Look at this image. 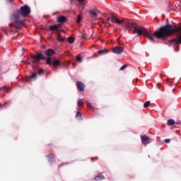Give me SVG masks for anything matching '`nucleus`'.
Masks as SVG:
<instances>
[{
	"mask_svg": "<svg viewBox=\"0 0 181 181\" xmlns=\"http://www.w3.org/2000/svg\"><path fill=\"white\" fill-rule=\"evenodd\" d=\"M178 30H180V32H181V28L180 27L178 28Z\"/></svg>",
	"mask_w": 181,
	"mask_h": 181,
	"instance_id": "nucleus-37",
	"label": "nucleus"
},
{
	"mask_svg": "<svg viewBox=\"0 0 181 181\" xmlns=\"http://www.w3.org/2000/svg\"><path fill=\"white\" fill-rule=\"evenodd\" d=\"M62 28V24L57 25V29H60Z\"/></svg>",
	"mask_w": 181,
	"mask_h": 181,
	"instance_id": "nucleus-31",
	"label": "nucleus"
},
{
	"mask_svg": "<svg viewBox=\"0 0 181 181\" xmlns=\"http://www.w3.org/2000/svg\"><path fill=\"white\" fill-rule=\"evenodd\" d=\"M46 63L48 66H52L53 70H57V67L62 66L60 59H53V62H52V58L50 57L47 58Z\"/></svg>",
	"mask_w": 181,
	"mask_h": 181,
	"instance_id": "nucleus-3",
	"label": "nucleus"
},
{
	"mask_svg": "<svg viewBox=\"0 0 181 181\" xmlns=\"http://www.w3.org/2000/svg\"><path fill=\"white\" fill-rule=\"evenodd\" d=\"M167 125L169 127H172V125H175V121L173 119H170L167 122Z\"/></svg>",
	"mask_w": 181,
	"mask_h": 181,
	"instance_id": "nucleus-16",
	"label": "nucleus"
},
{
	"mask_svg": "<svg viewBox=\"0 0 181 181\" xmlns=\"http://www.w3.org/2000/svg\"><path fill=\"white\" fill-rule=\"evenodd\" d=\"M105 179V177L101 174L96 175L94 178V180L96 181L104 180Z\"/></svg>",
	"mask_w": 181,
	"mask_h": 181,
	"instance_id": "nucleus-14",
	"label": "nucleus"
},
{
	"mask_svg": "<svg viewBox=\"0 0 181 181\" xmlns=\"http://www.w3.org/2000/svg\"><path fill=\"white\" fill-rule=\"evenodd\" d=\"M75 39L73 37H68V42L69 43L73 44V42H74Z\"/></svg>",
	"mask_w": 181,
	"mask_h": 181,
	"instance_id": "nucleus-21",
	"label": "nucleus"
},
{
	"mask_svg": "<svg viewBox=\"0 0 181 181\" xmlns=\"http://www.w3.org/2000/svg\"><path fill=\"white\" fill-rule=\"evenodd\" d=\"M9 2H13V0H8Z\"/></svg>",
	"mask_w": 181,
	"mask_h": 181,
	"instance_id": "nucleus-36",
	"label": "nucleus"
},
{
	"mask_svg": "<svg viewBox=\"0 0 181 181\" xmlns=\"http://www.w3.org/2000/svg\"><path fill=\"white\" fill-rule=\"evenodd\" d=\"M141 139L144 145H148L151 141V139H149V137H148L146 135L141 136Z\"/></svg>",
	"mask_w": 181,
	"mask_h": 181,
	"instance_id": "nucleus-6",
	"label": "nucleus"
},
{
	"mask_svg": "<svg viewBox=\"0 0 181 181\" xmlns=\"http://www.w3.org/2000/svg\"><path fill=\"white\" fill-rule=\"evenodd\" d=\"M37 77V75L35 73H33L30 76L25 78V81L28 83L32 80V78L35 79Z\"/></svg>",
	"mask_w": 181,
	"mask_h": 181,
	"instance_id": "nucleus-13",
	"label": "nucleus"
},
{
	"mask_svg": "<svg viewBox=\"0 0 181 181\" xmlns=\"http://www.w3.org/2000/svg\"><path fill=\"white\" fill-rule=\"evenodd\" d=\"M160 76V77H163V74H162Z\"/></svg>",
	"mask_w": 181,
	"mask_h": 181,
	"instance_id": "nucleus-38",
	"label": "nucleus"
},
{
	"mask_svg": "<svg viewBox=\"0 0 181 181\" xmlns=\"http://www.w3.org/2000/svg\"><path fill=\"white\" fill-rule=\"evenodd\" d=\"M111 19H112V16H111L110 18H108L107 19V22L110 21H111Z\"/></svg>",
	"mask_w": 181,
	"mask_h": 181,
	"instance_id": "nucleus-32",
	"label": "nucleus"
},
{
	"mask_svg": "<svg viewBox=\"0 0 181 181\" xmlns=\"http://www.w3.org/2000/svg\"><path fill=\"white\" fill-rule=\"evenodd\" d=\"M57 40H58V42H64V38H63V37H62V35L58 34Z\"/></svg>",
	"mask_w": 181,
	"mask_h": 181,
	"instance_id": "nucleus-19",
	"label": "nucleus"
},
{
	"mask_svg": "<svg viewBox=\"0 0 181 181\" xmlns=\"http://www.w3.org/2000/svg\"><path fill=\"white\" fill-rule=\"evenodd\" d=\"M76 117L77 118H81V112H80L79 111H78V112H76Z\"/></svg>",
	"mask_w": 181,
	"mask_h": 181,
	"instance_id": "nucleus-25",
	"label": "nucleus"
},
{
	"mask_svg": "<svg viewBox=\"0 0 181 181\" xmlns=\"http://www.w3.org/2000/svg\"><path fill=\"white\" fill-rule=\"evenodd\" d=\"M150 105H151V102H150V101H146V102L144 104V108H148V107H149Z\"/></svg>",
	"mask_w": 181,
	"mask_h": 181,
	"instance_id": "nucleus-24",
	"label": "nucleus"
},
{
	"mask_svg": "<svg viewBox=\"0 0 181 181\" xmlns=\"http://www.w3.org/2000/svg\"><path fill=\"white\" fill-rule=\"evenodd\" d=\"M81 22V17L80 16H78L76 23H80Z\"/></svg>",
	"mask_w": 181,
	"mask_h": 181,
	"instance_id": "nucleus-26",
	"label": "nucleus"
},
{
	"mask_svg": "<svg viewBox=\"0 0 181 181\" xmlns=\"http://www.w3.org/2000/svg\"><path fill=\"white\" fill-rule=\"evenodd\" d=\"M176 124H177V125H180V126H181V122H176Z\"/></svg>",
	"mask_w": 181,
	"mask_h": 181,
	"instance_id": "nucleus-33",
	"label": "nucleus"
},
{
	"mask_svg": "<svg viewBox=\"0 0 181 181\" xmlns=\"http://www.w3.org/2000/svg\"><path fill=\"white\" fill-rule=\"evenodd\" d=\"M28 63V64H30V66L32 64V63H30V62H27Z\"/></svg>",
	"mask_w": 181,
	"mask_h": 181,
	"instance_id": "nucleus-35",
	"label": "nucleus"
},
{
	"mask_svg": "<svg viewBox=\"0 0 181 181\" xmlns=\"http://www.w3.org/2000/svg\"><path fill=\"white\" fill-rule=\"evenodd\" d=\"M62 31L64 33V30H62Z\"/></svg>",
	"mask_w": 181,
	"mask_h": 181,
	"instance_id": "nucleus-39",
	"label": "nucleus"
},
{
	"mask_svg": "<svg viewBox=\"0 0 181 181\" xmlns=\"http://www.w3.org/2000/svg\"><path fill=\"white\" fill-rule=\"evenodd\" d=\"M87 108L88 110H90V111H94V108L93 107V106L91 105V103H90V102H87Z\"/></svg>",
	"mask_w": 181,
	"mask_h": 181,
	"instance_id": "nucleus-18",
	"label": "nucleus"
},
{
	"mask_svg": "<svg viewBox=\"0 0 181 181\" xmlns=\"http://www.w3.org/2000/svg\"><path fill=\"white\" fill-rule=\"evenodd\" d=\"M49 30H51V32H53L54 30H57V25L55 24V25H50L49 27Z\"/></svg>",
	"mask_w": 181,
	"mask_h": 181,
	"instance_id": "nucleus-15",
	"label": "nucleus"
},
{
	"mask_svg": "<svg viewBox=\"0 0 181 181\" xmlns=\"http://www.w3.org/2000/svg\"><path fill=\"white\" fill-rule=\"evenodd\" d=\"M87 37H88L86 34L82 35V39H87Z\"/></svg>",
	"mask_w": 181,
	"mask_h": 181,
	"instance_id": "nucleus-30",
	"label": "nucleus"
},
{
	"mask_svg": "<svg viewBox=\"0 0 181 181\" xmlns=\"http://www.w3.org/2000/svg\"><path fill=\"white\" fill-rule=\"evenodd\" d=\"M57 21L59 23H64V22H67V18L64 16H61L57 18Z\"/></svg>",
	"mask_w": 181,
	"mask_h": 181,
	"instance_id": "nucleus-12",
	"label": "nucleus"
},
{
	"mask_svg": "<svg viewBox=\"0 0 181 181\" xmlns=\"http://www.w3.org/2000/svg\"><path fill=\"white\" fill-rule=\"evenodd\" d=\"M78 3L80 4L81 6L82 7V9L84 8V1L86 0H78Z\"/></svg>",
	"mask_w": 181,
	"mask_h": 181,
	"instance_id": "nucleus-22",
	"label": "nucleus"
},
{
	"mask_svg": "<svg viewBox=\"0 0 181 181\" xmlns=\"http://www.w3.org/2000/svg\"><path fill=\"white\" fill-rule=\"evenodd\" d=\"M98 54H107L108 53V50L107 49H100L98 52Z\"/></svg>",
	"mask_w": 181,
	"mask_h": 181,
	"instance_id": "nucleus-17",
	"label": "nucleus"
},
{
	"mask_svg": "<svg viewBox=\"0 0 181 181\" xmlns=\"http://www.w3.org/2000/svg\"><path fill=\"white\" fill-rule=\"evenodd\" d=\"M76 62H78V63H81V62H83V57H81V55H78L76 57Z\"/></svg>",
	"mask_w": 181,
	"mask_h": 181,
	"instance_id": "nucleus-20",
	"label": "nucleus"
},
{
	"mask_svg": "<svg viewBox=\"0 0 181 181\" xmlns=\"http://www.w3.org/2000/svg\"><path fill=\"white\" fill-rule=\"evenodd\" d=\"M127 69V64L123 65L119 70H125Z\"/></svg>",
	"mask_w": 181,
	"mask_h": 181,
	"instance_id": "nucleus-28",
	"label": "nucleus"
},
{
	"mask_svg": "<svg viewBox=\"0 0 181 181\" xmlns=\"http://www.w3.org/2000/svg\"><path fill=\"white\" fill-rule=\"evenodd\" d=\"M89 13H90L92 19H97L98 18V13L95 10H90Z\"/></svg>",
	"mask_w": 181,
	"mask_h": 181,
	"instance_id": "nucleus-8",
	"label": "nucleus"
},
{
	"mask_svg": "<svg viewBox=\"0 0 181 181\" xmlns=\"http://www.w3.org/2000/svg\"><path fill=\"white\" fill-rule=\"evenodd\" d=\"M121 24L124 28H125V30H131V29H134V33H137L138 36H144L147 37L152 42L155 43V39H153V36L157 37V39H160L161 40H166L169 36L172 33H175V29H173V25L170 24H167L164 26L160 27L158 30H156L152 33V31L136 25L134 23H131L127 19L120 20Z\"/></svg>",
	"mask_w": 181,
	"mask_h": 181,
	"instance_id": "nucleus-1",
	"label": "nucleus"
},
{
	"mask_svg": "<svg viewBox=\"0 0 181 181\" xmlns=\"http://www.w3.org/2000/svg\"><path fill=\"white\" fill-rule=\"evenodd\" d=\"M30 14V7L28 6V5L21 7L20 11H18L14 14L15 23H10L9 26L16 29H22V26L25 25V21L21 20V18H27Z\"/></svg>",
	"mask_w": 181,
	"mask_h": 181,
	"instance_id": "nucleus-2",
	"label": "nucleus"
},
{
	"mask_svg": "<svg viewBox=\"0 0 181 181\" xmlns=\"http://www.w3.org/2000/svg\"><path fill=\"white\" fill-rule=\"evenodd\" d=\"M111 23H116L117 25H121V20L117 18V17H115V16L112 15V18H111Z\"/></svg>",
	"mask_w": 181,
	"mask_h": 181,
	"instance_id": "nucleus-9",
	"label": "nucleus"
},
{
	"mask_svg": "<svg viewBox=\"0 0 181 181\" xmlns=\"http://www.w3.org/2000/svg\"><path fill=\"white\" fill-rule=\"evenodd\" d=\"M76 87L78 91H85L86 90V85L81 81L76 82Z\"/></svg>",
	"mask_w": 181,
	"mask_h": 181,
	"instance_id": "nucleus-5",
	"label": "nucleus"
},
{
	"mask_svg": "<svg viewBox=\"0 0 181 181\" xmlns=\"http://www.w3.org/2000/svg\"><path fill=\"white\" fill-rule=\"evenodd\" d=\"M165 144H170V139H165Z\"/></svg>",
	"mask_w": 181,
	"mask_h": 181,
	"instance_id": "nucleus-29",
	"label": "nucleus"
},
{
	"mask_svg": "<svg viewBox=\"0 0 181 181\" xmlns=\"http://www.w3.org/2000/svg\"><path fill=\"white\" fill-rule=\"evenodd\" d=\"M82 105H84V102L81 100H78V107H82Z\"/></svg>",
	"mask_w": 181,
	"mask_h": 181,
	"instance_id": "nucleus-23",
	"label": "nucleus"
},
{
	"mask_svg": "<svg viewBox=\"0 0 181 181\" xmlns=\"http://www.w3.org/2000/svg\"><path fill=\"white\" fill-rule=\"evenodd\" d=\"M48 158L49 163H53L54 162V154L50 153L46 156Z\"/></svg>",
	"mask_w": 181,
	"mask_h": 181,
	"instance_id": "nucleus-11",
	"label": "nucleus"
},
{
	"mask_svg": "<svg viewBox=\"0 0 181 181\" xmlns=\"http://www.w3.org/2000/svg\"><path fill=\"white\" fill-rule=\"evenodd\" d=\"M31 59H33L32 63H33V64H39L40 60H46V57H45L42 53H38L35 55L32 54Z\"/></svg>",
	"mask_w": 181,
	"mask_h": 181,
	"instance_id": "nucleus-4",
	"label": "nucleus"
},
{
	"mask_svg": "<svg viewBox=\"0 0 181 181\" xmlns=\"http://www.w3.org/2000/svg\"><path fill=\"white\" fill-rule=\"evenodd\" d=\"M63 165H64V164L59 165H58V169H60L61 166H63Z\"/></svg>",
	"mask_w": 181,
	"mask_h": 181,
	"instance_id": "nucleus-34",
	"label": "nucleus"
},
{
	"mask_svg": "<svg viewBox=\"0 0 181 181\" xmlns=\"http://www.w3.org/2000/svg\"><path fill=\"white\" fill-rule=\"evenodd\" d=\"M45 73V71L43 69H41L38 71V74L40 76L41 74H43Z\"/></svg>",
	"mask_w": 181,
	"mask_h": 181,
	"instance_id": "nucleus-27",
	"label": "nucleus"
},
{
	"mask_svg": "<svg viewBox=\"0 0 181 181\" xmlns=\"http://www.w3.org/2000/svg\"><path fill=\"white\" fill-rule=\"evenodd\" d=\"M55 52L54 49H49L46 51H45V56H48L49 57H50V56H53V54H54Z\"/></svg>",
	"mask_w": 181,
	"mask_h": 181,
	"instance_id": "nucleus-10",
	"label": "nucleus"
},
{
	"mask_svg": "<svg viewBox=\"0 0 181 181\" xmlns=\"http://www.w3.org/2000/svg\"><path fill=\"white\" fill-rule=\"evenodd\" d=\"M112 52L116 54H121V53L124 52V48H122V47H115V48H113Z\"/></svg>",
	"mask_w": 181,
	"mask_h": 181,
	"instance_id": "nucleus-7",
	"label": "nucleus"
}]
</instances>
